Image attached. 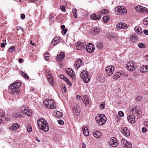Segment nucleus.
Masks as SVG:
<instances>
[{
	"instance_id": "nucleus-1",
	"label": "nucleus",
	"mask_w": 148,
	"mask_h": 148,
	"mask_svg": "<svg viewBox=\"0 0 148 148\" xmlns=\"http://www.w3.org/2000/svg\"><path fill=\"white\" fill-rule=\"evenodd\" d=\"M39 128L44 132H47L49 129L47 122L44 119H39L37 121Z\"/></svg>"
},
{
	"instance_id": "nucleus-2",
	"label": "nucleus",
	"mask_w": 148,
	"mask_h": 148,
	"mask_svg": "<svg viewBox=\"0 0 148 148\" xmlns=\"http://www.w3.org/2000/svg\"><path fill=\"white\" fill-rule=\"evenodd\" d=\"M21 84V82H15L13 84H11L10 86L11 92L14 94L18 95L20 91L18 88Z\"/></svg>"
},
{
	"instance_id": "nucleus-3",
	"label": "nucleus",
	"mask_w": 148,
	"mask_h": 148,
	"mask_svg": "<svg viewBox=\"0 0 148 148\" xmlns=\"http://www.w3.org/2000/svg\"><path fill=\"white\" fill-rule=\"evenodd\" d=\"M95 120L99 125H102L104 124L106 122V117L103 114H98L95 117Z\"/></svg>"
},
{
	"instance_id": "nucleus-4",
	"label": "nucleus",
	"mask_w": 148,
	"mask_h": 148,
	"mask_svg": "<svg viewBox=\"0 0 148 148\" xmlns=\"http://www.w3.org/2000/svg\"><path fill=\"white\" fill-rule=\"evenodd\" d=\"M43 103L48 108H55L56 107L54 101L52 99H49L47 101H45L43 102Z\"/></svg>"
},
{
	"instance_id": "nucleus-5",
	"label": "nucleus",
	"mask_w": 148,
	"mask_h": 148,
	"mask_svg": "<svg viewBox=\"0 0 148 148\" xmlns=\"http://www.w3.org/2000/svg\"><path fill=\"white\" fill-rule=\"evenodd\" d=\"M80 77L82 78L84 82L85 83H88L90 79V77L86 71H83L81 73Z\"/></svg>"
},
{
	"instance_id": "nucleus-6",
	"label": "nucleus",
	"mask_w": 148,
	"mask_h": 148,
	"mask_svg": "<svg viewBox=\"0 0 148 148\" xmlns=\"http://www.w3.org/2000/svg\"><path fill=\"white\" fill-rule=\"evenodd\" d=\"M131 111L132 113L136 114L139 116L142 113L140 108L138 106H136L133 108Z\"/></svg>"
},
{
	"instance_id": "nucleus-7",
	"label": "nucleus",
	"mask_w": 148,
	"mask_h": 148,
	"mask_svg": "<svg viewBox=\"0 0 148 148\" xmlns=\"http://www.w3.org/2000/svg\"><path fill=\"white\" fill-rule=\"evenodd\" d=\"M73 112L74 114L77 116H78L80 113V109L78 107L77 103H75L73 106Z\"/></svg>"
},
{
	"instance_id": "nucleus-8",
	"label": "nucleus",
	"mask_w": 148,
	"mask_h": 148,
	"mask_svg": "<svg viewBox=\"0 0 148 148\" xmlns=\"http://www.w3.org/2000/svg\"><path fill=\"white\" fill-rule=\"evenodd\" d=\"M135 64L134 62H131L127 64L126 67L128 70L130 71H133L135 69Z\"/></svg>"
},
{
	"instance_id": "nucleus-9",
	"label": "nucleus",
	"mask_w": 148,
	"mask_h": 148,
	"mask_svg": "<svg viewBox=\"0 0 148 148\" xmlns=\"http://www.w3.org/2000/svg\"><path fill=\"white\" fill-rule=\"evenodd\" d=\"M114 70V68L112 66H109L106 68V71L107 75L110 76L112 75Z\"/></svg>"
},
{
	"instance_id": "nucleus-10",
	"label": "nucleus",
	"mask_w": 148,
	"mask_h": 148,
	"mask_svg": "<svg viewBox=\"0 0 148 148\" xmlns=\"http://www.w3.org/2000/svg\"><path fill=\"white\" fill-rule=\"evenodd\" d=\"M85 46V44L80 41L78 42L76 45V49L78 50H81L84 49Z\"/></svg>"
},
{
	"instance_id": "nucleus-11",
	"label": "nucleus",
	"mask_w": 148,
	"mask_h": 148,
	"mask_svg": "<svg viewBox=\"0 0 148 148\" xmlns=\"http://www.w3.org/2000/svg\"><path fill=\"white\" fill-rule=\"evenodd\" d=\"M116 10L120 14H124L126 12V9L123 6H118L115 8Z\"/></svg>"
},
{
	"instance_id": "nucleus-12",
	"label": "nucleus",
	"mask_w": 148,
	"mask_h": 148,
	"mask_svg": "<svg viewBox=\"0 0 148 148\" xmlns=\"http://www.w3.org/2000/svg\"><path fill=\"white\" fill-rule=\"evenodd\" d=\"M121 132L123 135L126 137L128 136L130 134V131L126 127L122 128L121 129Z\"/></svg>"
},
{
	"instance_id": "nucleus-13",
	"label": "nucleus",
	"mask_w": 148,
	"mask_h": 148,
	"mask_svg": "<svg viewBox=\"0 0 148 148\" xmlns=\"http://www.w3.org/2000/svg\"><path fill=\"white\" fill-rule=\"evenodd\" d=\"M95 48L93 45L92 44H89L86 46V49L88 52L92 53L93 52Z\"/></svg>"
},
{
	"instance_id": "nucleus-14",
	"label": "nucleus",
	"mask_w": 148,
	"mask_h": 148,
	"mask_svg": "<svg viewBox=\"0 0 148 148\" xmlns=\"http://www.w3.org/2000/svg\"><path fill=\"white\" fill-rule=\"evenodd\" d=\"M109 143L110 145L113 147H115L117 146L118 143L116 142V138L114 137H112L110 139Z\"/></svg>"
},
{
	"instance_id": "nucleus-15",
	"label": "nucleus",
	"mask_w": 148,
	"mask_h": 148,
	"mask_svg": "<svg viewBox=\"0 0 148 148\" xmlns=\"http://www.w3.org/2000/svg\"><path fill=\"white\" fill-rule=\"evenodd\" d=\"M128 27V26L125 23H118L117 26V28L118 29H126Z\"/></svg>"
},
{
	"instance_id": "nucleus-16",
	"label": "nucleus",
	"mask_w": 148,
	"mask_h": 148,
	"mask_svg": "<svg viewBox=\"0 0 148 148\" xmlns=\"http://www.w3.org/2000/svg\"><path fill=\"white\" fill-rule=\"evenodd\" d=\"M90 17L94 20H99L101 18V16L100 14H93L90 16Z\"/></svg>"
},
{
	"instance_id": "nucleus-17",
	"label": "nucleus",
	"mask_w": 148,
	"mask_h": 148,
	"mask_svg": "<svg viewBox=\"0 0 148 148\" xmlns=\"http://www.w3.org/2000/svg\"><path fill=\"white\" fill-rule=\"evenodd\" d=\"M93 134L94 137L96 138H99L101 136V132L99 130L94 131Z\"/></svg>"
},
{
	"instance_id": "nucleus-18",
	"label": "nucleus",
	"mask_w": 148,
	"mask_h": 148,
	"mask_svg": "<svg viewBox=\"0 0 148 148\" xmlns=\"http://www.w3.org/2000/svg\"><path fill=\"white\" fill-rule=\"evenodd\" d=\"M65 55L63 52H61L57 56V58L58 60L61 61L65 57Z\"/></svg>"
},
{
	"instance_id": "nucleus-19",
	"label": "nucleus",
	"mask_w": 148,
	"mask_h": 148,
	"mask_svg": "<svg viewBox=\"0 0 148 148\" xmlns=\"http://www.w3.org/2000/svg\"><path fill=\"white\" fill-rule=\"evenodd\" d=\"M128 121L131 123H135V117L132 114L129 115L127 117Z\"/></svg>"
},
{
	"instance_id": "nucleus-20",
	"label": "nucleus",
	"mask_w": 148,
	"mask_h": 148,
	"mask_svg": "<svg viewBox=\"0 0 148 148\" xmlns=\"http://www.w3.org/2000/svg\"><path fill=\"white\" fill-rule=\"evenodd\" d=\"M20 125L18 123H14L10 127V130L13 131L16 130L19 127Z\"/></svg>"
},
{
	"instance_id": "nucleus-21",
	"label": "nucleus",
	"mask_w": 148,
	"mask_h": 148,
	"mask_svg": "<svg viewBox=\"0 0 148 148\" xmlns=\"http://www.w3.org/2000/svg\"><path fill=\"white\" fill-rule=\"evenodd\" d=\"M82 61L80 59H78L77 61H76L74 64V66L77 69H78L82 64Z\"/></svg>"
},
{
	"instance_id": "nucleus-22",
	"label": "nucleus",
	"mask_w": 148,
	"mask_h": 148,
	"mask_svg": "<svg viewBox=\"0 0 148 148\" xmlns=\"http://www.w3.org/2000/svg\"><path fill=\"white\" fill-rule=\"evenodd\" d=\"M82 130L84 135L85 136H88L89 135V132L88 128L86 127H82Z\"/></svg>"
},
{
	"instance_id": "nucleus-23",
	"label": "nucleus",
	"mask_w": 148,
	"mask_h": 148,
	"mask_svg": "<svg viewBox=\"0 0 148 148\" xmlns=\"http://www.w3.org/2000/svg\"><path fill=\"white\" fill-rule=\"evenodd\" d=\"M91 32L92 34H96L99 32L100 29L96 27L93 28L91 29Z\"/></svg>"
},
{
	"instance_id": "nucleus-24",
	"label": "nucleus",
	"mask_w": 148,
	"mask_h": 148,
	"mask_svg": "<svg viewBox=\"0 0 148 148\" xmlns=\"http://www.w3.org/2000/svg\"><path fill=\"white\" fill-rule=\"evenodd\" d=\"M66 72L71 77H73L74 74V71L70 69L66 70Z\"/></svg>"
},
{
	"instance_id": "nucleus-25",
	"label": "nucleus",
	"mask_w": 148,
	"mask_h": 148,
	"mask_svg": "<svg viewBox=\"0 0 148 148\" xmlns=\"http://www.w3.org/2000/svg\"><path fill=\"white\" fill-rule=\"evenodd\" d=\"M134 29L136 32L139 35L142 34L143 32L141 27L139 26H136L134 28Z\"/></svg>"
},
{
	"instance_id": "nucleus-26",
	"label": "nucleus",
	"mask_w": 148,
	"mask_h": 148,
	"mask_svg": "<svg viewBox=\"0 0 148 148\" xmlns=\"http://www.w3.org/2000/svg\"><path fill=\"white\" fill-rule=\"evenodd\" d=\"M140 71L142 73H145L148 71V65L143 66L140 69Z\"/></svg>"
},
{
	"instance_id": "nucleus-27",
	"label": "nucleus",
	"mask_w": 148,
	"mask_h": 148,
	"mask_svg": "<svg viewBox=\"0 0 148 148\" xmlns=\"http://www.w3.org/2000/svg\"><path fill=\"white\" fill-rule=\"evenodd\" d=\"M59 42V38H54L51 42V44L53 45H56Z\"/></svg>"
},
{
	"instance_id": "nucleus-28",
	"label": "nucleus",
	"mask_w": 148,
	"mask_h": 148,
	"mask_svg": "<svg viewBox=\"0 0 148 148\" xmlns=\"http://www.w3.org/2000/svg\"><path fill=\"white\" fill-rule=\"evenodd\" d=\"M139 11L143 13H148V9L142 6H140Z\"/></svg>"
},
{
	"instance_id": "nucleus-29",
	"label": "nucleus",
	"mask_w": 148,
	"mask_h": 148,
	"mask_svg": "<svg viewBox=\"0 0 148 148\" xmlns=\"http://www.w3.org/2000/svg\"><path fill=\"white\" fill-rule=\"evenodd\" d=\"M12 117L14 118H21L22 117V116L19 113L16 112L14 113L12 116Z\"/></svg>"
},
{
	"instance_id": "nucleus-30",
	"label": "nucleus",
	"mask_w": 148,
	"mask_h": 148,
	"mask_svg": "<svg viewBox=\"0 0 148 148\" xmlns=\"http://www.w3.org/2000/svg\"><path fill=\"white\" fill-rule=\"evenodd\" d=\"M83 101L85 104L87 106L88 104H89V101L88 98L86 96L84 97L83 99Z\"/></svg>"
},
{
	"instance_id": "nucleus-31",
	"label": "nucleus",
	"mask_w": 148,
	"mask_h": 148,
	"mask_svg": "<svg viewBox=\"0 0 148 148\" xmlns=\"http://www.w3.org/2000/svg\"><path fill=\"white\" fill-rule=\"evenodd\" d=\"M54 113H56L55 116L58 118H60L62 117L63 115L62 113L60 112L59 111L54 112Z\"/></svg>"
},
{
	"instance_id": "nucleus-32",
	"label": "nucleus",
	"mask_w": 148,
	"mask_h": 148,
	"mask_svg": "<svg viewBox=\"0 0 148 148\" xmlns=\"http://www.w3.org/2000/svg\"><path fill=\"white\" fill-rule=\"evenodd\" d=\"M25 112L24 113L27 115L29 116H31L32 115V111L29 110L28 108H27V110L25 111Z\"/></svg>"
},
{
	"instance_id": "nucleus-33",
	"label": "nucleus",
	"mask_w": 148,
	"mask_h": 148,
	"mask_svg": "<svg viewBox=\"0 0 148 148\" xmlns=\"http://www.w3.org/2000/svg\"><path fill=\"white\" fill-rule=\"evenodd\" d=\"M121 75V74L120 73L118 72L116 73L113 77V79H117L119 78Z\"/></svg>"
},
{
	"instance_id": "nucleus-34",
	"label": "nucleus",
	"mask_w": 148,
	"mask_h": 148,
	"mask_svg": "<svg viewBox=\"0 0 148 148\" xmlns=\"http://www.w3.org/2000/svg\"><path fill=\"white\" fill-rule=\"evenodd\" d=\"M130 40L132 42H134L137 40V38L136 36L133 35L130 37Z\"/></svg>"
},
{
	"instance_id": "nucleus-35",
	"label": "nucleus",
	"mask_w": 148,
	"mask_h": 148,
	"mask_svg": "<svg viewBox=\"0 0 148 148\" xmlns=\"http://www.w3.org/2000/svg\"><path fill=\"white\" fill-rule=\"evenodd\" d=\"M121 144L122 147H123L125 146V145L127 143V141L124 138H122L121 140Z\"/></svg>"
},
{
	"instance_id": "nucleus-36",
	"label": "nucleus",
	"mask_w": 148,
	"mask_h": 148,
	"mask_svg": "<svg viewBox=\"0 0 148 148\" xmlns=\"http://www.w3.org/2000/svg\"><path fill=\"white\" fill-rule=\"evenodd\" d=\"M109 16L108 15L104 16L103 18V22L106 23L108 22V21L109 20Z\"/></svg>"
},
{
	"instance_id": "nucleus-37",
	"label": "nucleus",
	"mask_w": 148,
	"mask_h": 148,
	"mask_svg": "<svg viewBox=\"0 0 148 148\" xmlns=\"http://www.w3.org/2000/svg\"><path fill=\"white\" fill-rule=\"evenodd\" d=\"M48 78V80L50 84L51 85H53V79L52 77L51 76H50V77H47Z\"/></svg>"
},
{
	"instance_id": "nucleus-38",
	"label": "nucleus",
	"mask_w": 148,
	"mask_h": 148,
	"mask_svg": "<svg viewBox=\"0 0 148 148\" xmlns=\"http://www.w3.org/2000/svg\"><path fill=\"white\" fill-rule=\"evenodd\" d=\"M27 130L28 132H30L32 130V128L31 125L28 124L27 126Z\"/></svg>"
},
{
	"instance_id": "nucleus-39",
	"label": "nucleus",
	"mask_w": 148,
	"mask_h": 148,
	"mask_svg": "<svg viewBox=\"0 0 148 148\" xmlns=\"http://www.w3.org/2000/svg\"><path fill=\"white\" fill-rule=\"evenodd\" d=\"M125 145V146L124 147H123V148H131L132 147V145L129 143L128 142H127V143Z\"/></svg>"
},
{
	"instance_id": "nucleus-40",
	"label": "nucleus",
	"mask_w": 148,
	"mask_h": 148,
	"mask_svg": "<svg viewBox=\"0 0 148 148\" xmlns=\"http://www.w3.org/2000/svg\"><path fill=\"white\" fill-rule=\"evenodd\" d=\"M47 55H49V53L47 52H46L45 53V59L47 60L48 61L49 59V56H47Z\"/></svg>"
},
{
	"instance_id": "nucleus-41",
	"label": "nucleus",
	"mask_w": 148,
	"mask_h": 148,
	"mask_svg": "<svg viewBox=\"0 0 148 148\" xmlns=\"http://www.w3.org/2000/svg\"><path fill=\"white\" fill-rule=\"evenodd\" d=\"M143 24L145 25L148 24V17L145 18L143 21Z\"/></svg>"
},
{
	"instance_id": "nucleus-42",
	"label": "nucleus",
	"mask_w": 148,
	"mask_h": 148,
	"mask_svg": "<svg viewBox=\"0 0 148 148\" xmlns=\"http://www.w3.org/2000/svg\"><path fill=\"white\" fill-rule=\"evenodd\" d=\"M46 74L47 77H50V76H51L52 75L51 73V71L48 70L46 71Z\"/></svg>"
},
{
	"instance_id": "nucleus-43",
	"label": "nucleus",
	"mask_w": 148,
	"mask_h": 148,
	"mask_svg": "<svg viewBox=\"0 0 148 148\" xmlns=\"http://www.w3.org/2000/svg\"><path fill=\"white\" fill-rule=\"evenodd\" d=\"M108 12V10L104 9L103 10L100 12H99V13L103 14H106Z\"/></svg>"
},
{
	"instance_id": "nucleus-44",
	"label": "nucleus",
	"mask_w": 148,
	"mask_h": 148,
	"mask_svg": "<svg viewBox=\"0 0 148 148\" xmlns=\"http://www.w3.org/2000/svg\"><path fill=\"white\" fill-rule=\"evenodd\" d=\"M97 47L99 49H101L103 47L102 44L101 43H97Z\"/></svg>"
},
{
	"instance_id": "nucleus-45",
	"label": "nucleus",
	"mask_w": 148,
	"mask_h": 148,
	"mask_svg": "<svg viewBox=\"0 0 148 148\" xmlns=\"http://www.w3.org/2000/svg\"><path fill=\"white\" fill-rule=\"evenodd\" d=\"M15 51L14 47V46H11L8 49V51L10 52H12Z\"/></svg>"
},
{
	"instance_id": "nucleus-46",
	"label": "nucleus",
	"mask_w": 148,
	"mask_h": 148,
	"mask_svg": "<svg viewBox=\"0 0 148 148\" xmlns=\"http://www.w3.org/2000/svg\"><path fill=\"white\" fill-rule=\"evenodd\" d=\"M145 46V45L142 43H139L138 45V47L140 48H143Z\"/></svg>"
},
{
	"instance_id": "nucleus-47",
	"label": "nucleus",
	"mask_w": 148,
	"mask_h": 148,
	"mask_svg": "<svg viewBox=\"0 0 148 148\" xmlns=\"http://www.w3.org/2000/svg\"><path fill=\"white\" fill-rule=\"evenodd\" d=\"M73 14L74 17L75 18H77V11L76 9H74V10H73Z\"/></svg>"
},
{
	"instance_id": "nucleus-48",
	"label": "nucleus",
	"mask_w": 148,
	"mask_h": 148,
	"mask_svg": "<svg viewBox=\"0 0 148 148\" xmlns=\"http://www.w3.org/2000/svg\"><path fill=\"white\" fill-rule=\"evenodd\" d=\"M60 77L63 79L65 81H66V80H67L68 79L66 77L63 75H60Z\"/></svg>"
},
{
	"instance_id": "nucleus-49",
	"label": "nucleus",
	"mask_w": 148,
	"mask_h": 148,
	"mask_svg": "<svg viewBox=\"0 0 148 148\" xmlns=\"http://www.w3.org/2000/svg\"><path fill=\"white\" fill-rule=\"evenodd\" d=\"M105 106V102L103 103L100 105V108L102 109L104 108Z\"/></svg>"
},
{
	"instance_id": "nucleus-50",
	"label": "nucleus",
	"mask_w": 148,
	"mask_h": 148,
	"mask_svg": "<svg viewBox=\"0 0 148 148\" xmlns=\"http://www.w3.org/2000/svg\"><path fill=\"white\" fill-rule=\"evenodd\" d=\"M119 115L121 117L123 116L124 114L123 113L122 111H119L118 112Z\"/></svg>"
},
{
	"instance_id": "nucleus-51",
	"label": "nucleus",
	"mask_w": 148,
	"mask_h": 148,
	"mask_svg": "<svg viewBox=\"0 0 148 148\" xmlns=\"http://www.w3.org/2000/svg\"><path fill=\"white\" fill-rule=\"evenodd\" d=\"M27 108H25V107H24V106H22L21 107V110L22 111H23L24 113L25 112V110H27Z\"/></svg>"
},
{
	"instance_id": "nucleus-52",
	"label": "nucleus",
	"mask_w": 148,
	"mask_h": 148,
	"mask_svg": "<svg viewBox=\"0 0 148 148\" xmlns=\"http://www.w3.org/2000/svg\"><path fill=\"white\" fill-rule=\"evenodd\" d=\"M60 8L61 10L63 12H65L66 11L65 8L64 6H61L60 7Z\"/></svg>"
},
{
	"instance_id": "nucleus-53",
	"label": "nucleus",
	"mask_w": 148,
	"mask_h": 148,
	"mask_svg": "<svg viewBox=\"0 0 148 148\" xmlns=\"http://www.w3.org/2000/svg\"><path fill=\"white\" fill-rule=\"evenodd\" d=\"M62 31V33L63 34H65L66 33L67 31V29H64Z\"/></svg>"
},
{
	"instance_id": "nucleus-54",
	"label": "nucleus",
	"mask_w": 148,
	"mask_h": 148,
	"mask_svg": "<svg viewBox=\"0 0 148 148\" xmlns=\"http://www.w3.org/2000/svg\"><path fill=\"white\" fill-rule=\"evenodd\" d=\"M58 122L59 124L62 125L64 124V121L62 120H59L58 121Z\"/></svg>"
},
{
	"instance_id": "nucleus-55",
	"label": "nucleus",
	"mask_w": 148,
	"mask_h": 148,
	"mask_svg": "<svg viewBox=\"0 0 148 148\" xmlns=\"http://www.w3.org/2000/svg\"><path fill=\"white\" fill-rule=\"evenodd\" d=\"M65 82H66L67 83V84L70 86H72V84L71 83L70 81V80H69L68 79V80H66V81H65Z\"/></svg>"
},
{
	"instance_id": "nucleus-56",
	"label": "nucleus",
	"mask_w": 148,
	"mask_h": 148,
	"mask_svg": "<svg viewBox=\"0 0 148 148\" xmlns=\"http://www.w3.org/2000/svg\"><path fill=\"white\" fill-rule=\"evenodd\" d=\"M147 130V129L145 127H143L142 128V132L143 133L146 132Z\"/></svg>"
},
{
	"instance_id": "nucleus-57",
	"label": "nucleus",
	"mask_w": 148,
	"mask_h": 148,
	"mask_svg": "<svg viewBox=\"0 0 148 148\" xmlns=\"http://www.w3.org/2000/svg\"><path fill=\"white\" fill-rule=\"evenodd\" d=\"M62 90L63 93H65L66 92V87L64 86L62 89Z\"/></svg>"
},
{
	"instance_id": "nucleus-58",
	"label": "nucleus",
	"mask_w": 148,
	"mask_h": 148,
	"mask_svg": "<svg viewBox=\"0 0 148 148\" xmlns=\"http://www.w3.org/2000/svg\"><path fill=\"white\" fill-rule=\"evenodd\" d=\"M141 99V97H140L138 96H137L136 99V101H140Z\"/></svg>"
},
{
	"instance_id": "nucleus-59",
	"label": "nucleus",
	"mask_w": 148,
	"mask_h": 148,
	"mask_svg": "<svg viewBox=\"0 0 148 148\" xmlns=\"http://www.w3.org/2000/svg\"><path fill=\"white\" fill-rule=\"evenodd\" d=\"M143 32L146 35H148V30H147L145 29L144 30Z\"/></svg>"
},
{
	"instance_id": "nucleus-60",
	"label": "nucleus",
	"mask_w": 148,
	"mask_h": 148,
	"mask_svg": "<svg viewBox=\"0 0 148 148\" xmlns=\"http://www.w3.org/2000/svg\"><path fill=\"white\" fill-rule=\"evenodd\" d=\"M23 77L26 79H28L29 77V76L26 74Z\"/></svg>"
},
{
	"instance_id": "nucleus-61",
	"label": "nucleus",
	"mask_w": 148,
	"mask_h": 148,
	"mask_svg": "<svg viewBox=\"0 0 148 148\" xmlns=\"http://www.w3.org/2000/svg\"><path fill=\"white\" fill-rule=\"evenodd\" d=\"M140 6H137L135 7L136 10L138 11H139Z\"/></svg>"
},
{
	"instance_id": "nucleus-62",
	"label": "nucleus",
	"mask_w": 148,
	"mask_h": 148,
	"mask_svg": "<svg viewBox=\"0 0 148 148\" xmlns=\"http://www.w3.org/2000/svg\"><path fill=\"white\" fill-rule=\"evenodd\" d=\"M25 16L24 14H22L21 15V18L22 19H23L25 18Z\"/></svg>"
},
{
	"instance_id": "nucleus-63",
	"label": "nucleus",
	"mask_w": 148,
	"mask_h": 148,
	"mask_svg": "<svg viewBox=\"0 0 148 148\" xmlns=\"http://www.w3.org/2000/svg\"><path fill=\"white\" fill-rule=\"evenodd\" d=\"M20 73H21V75L23 76V77L26 74V73H25L24 72H23V71H20Z\"/></svg>"
},
{
	"instance_id": "nucleus-64",
	"label": "nucleus",
	"mask_w": 148,
	"mask_h": 148,
	"mask_svg": "<svg viewBox=\"0 0 148 148\" xmlns=\"http://www.w3.org/2000/svg\"><path fill=\"white\" fill-rule=\"evenodd\" d=\"M1 47L2 48L4 47H5V44L4 42L1 43Z\"/></svg>"
}]
</instances>
